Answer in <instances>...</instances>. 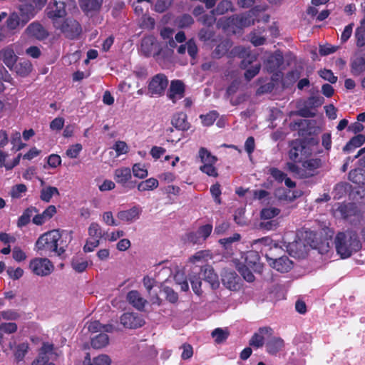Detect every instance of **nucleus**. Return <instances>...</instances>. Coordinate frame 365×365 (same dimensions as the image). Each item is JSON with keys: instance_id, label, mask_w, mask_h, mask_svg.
Returning a JSON list of instances; mask_svg holds the SVG:
<instances>
[{"instance_id": "f257e3e1", "label": "nucleus", "mask_w": 365, "mask_h": 365, "mask_svg": "<svg viewBox=\"0 0 365 365\" xmlns=\"http://www.w3.org/2000/svg\"><path fill=\"white\" fill-rule=\"evenodd\" d=\"M68 243L62 239V235L58 230H53L41 235L36 242L38 251L44 254L54 252L58 256L64 253Z\"/></svg>"}, {"instance_id": "f03ea898", "label": "nucleus", "mask_w": 365, "mask_h": 365, "mask_svg": "<svg viewBox=\"0 0 365 365\" xmlns=\"http://www.w3.org/2000/svg\"><path fill=\"white\" fill-rule=\"evenodd\" d=\"M334 243L336 252L342 259L349 258L362 247L357 232L352 230L339 232Z\"/></svg>"}, {"instance_id": "7ed1b4c3", "label": "nucleus", "mask_w": 365, "mask_h": 365, "mask_svg": "<svg viewBox=\"0 0 365 365\" xmlns=\"http://www.w3.org/2000/svg\"><path fill=\"white\" fill-rule=\"evenodd\" d=\"M322 166V161L319 158H310L302 161L299 166L293 163H287V169L295 176L299 178H307L314 176L317 170Z\"/></svg>"}, {"instance_id": "20e7f679", "label": "nucleus", "mask_w": 365, "mask_h": 365, "mask_svg": "<svg viewBox=\"0 0 365 365\" xmlns=\"http://www.w3.org/2000/svg\"><path fill=\"white\" fill-rule=\"evenodd\" d=\"M245 265L238 267V271L242 277L248 282H252L255 280V276L250 268H252L255 272L261 273L263 269V264L259 262V257L255 252H249L245 257Z\"/></svg>"}, {"instance_id": "39448f33", "label": "nucleus", "mask_w": 365, "mask_h": 365, "mask_svg": "<svg viewBox=\"0 0 365 365\" xmlns=\"http://www.w3.org/2000/svg\"><path fill=\"white\" fill-rule=\"evenodd\" d=\"M29 268L38 276H48L53 270V266L47 258H35L30 261Z\"/></svg>"}, {"instance_id": "423d86ee", "label": "nucleus", "mask_w": 365, "mask_h": 365, "mask_svg": "<svg viewBox=\"0 0 365 365\" xmlns=\"http://www.w3.org/2000/svg\"><path fill=\"white\" fill-rule=\"evenodd\" d=\"M54 25L57 29L65 34L66 37L73 39L81 34L82 29L79 23L72 19H67L62 24L59 25L58 22H54Z\"/></svg>"}, {"instance_id": "0eeeda50", "label": "nucleus", "mask_w": 365, "mask_h": 365, "mask_svg": "<svg viewBox=\"0 0 365 365\" xmlns=\"http://www.w3.org/2000/svg\"><path fill=\"white\" fill-rule=\"evenodd\" d=\"M168 81L163 74H157L150 81L148 85V91L151 96H160L167 88Z\"/></svg>"}, {"instance_id": "6e6552de", "label": "nucleus", "mask_w": 365, "mask_h": 365, "mask_svg": "<svg viewBox=\"0 0 365 365\" xmlns=\"http://www.w3.org/2000/svg\"><path fill=\"white\" fill-rule=\"evenodd\" d=\"M131 178V170L129 168L121 167L114 170V180L124 187L131 189L135 187V184L130 181Z\"/></svg>"}, {"instance_id": "1a4fd4ad", "label": "nucleus", "mask_w": 365, "mask_h": 365, "mask_svg": "<svg viewBox=\"0 0 365 365\" xmlns=\"http://www.w3.org/2000/svg\"><path fill=\"white\" fill-rule=\"evenodd\" d=\"M120 323L126 329H137L144 325V319L135 313H124L120 317Z\"/></svg>"}, {"instance_id": "9d476101", "label": "nucleus", "mask_w": 365, "mask_h": 365, "mask_svg": "<svg viewBox=\"0 0 365 365\" xmlns=\"http://www.w3.org/2000/svg\"><path fill=\"white\" fill-rule=\"evenodd\" d=\"M273 334V330L268 327H261L253 334L250 340L249 344L255 348H260L264 344L266 337H269Z\"/></svg>"}, {"instance_id": "9b49d317", "label": "nucleus", "mask_w": 365, "mask_h": 365, "mask_svg": "<svg viewBox=\"0 0 365 365\" xmlns=\"http://www.w3.org/2000/svg\"><path fill=\"white\" fill-rule=\"evenodd\" d=\"M212 231V225L207 224L200 226L195 233H190L188 239L194 244H200L206 240V239L210 235Z\"/></svg>"}, {"instance_id": "f8f14e48", "label": "nucleus", "mask_w": 365, "mask_h": 365, "mask_svg": "<svg viewBox=\"0 0 365 365\" xmlns=\"http://www.w3.org/2000/svg\"><path fill=\"white\" fill-rule=\"evenodd\" d=\"M270 266L280 272H287L293 267V262L286 256H282L277 259L268 258Z\"/></svg>"}, {"instance_id": "ddd939ff", "label": "nucleus", "mask_w": 365, "mask_h": 365, "mask_svg": "<svg viewBox=\"0 0 365 365\" xmlns=\"http://www.w3.org/2000/svg\"><path fill=\"white\" fill-rule=\"evenodd\" d=\"M34 16V14L25 16L21 11L20 14L13 13L6 21L7 27L11 30L16 29L19 27H23L29 20Z\"/></svg>"}, {"instance_id": "4468645a", "label": "nucleus", "mask_w": 365, "mask_h": 365, "mask_svg": "<svg viewBox=\"0 0 365 365\" xmlns=\"http://www.w3.org/2000/svg\"><path fill=\"white\" fill-rule=\"evenodd\" d=\"M66 14L65 4L62 1H55L47 8V16L53 21V23L58 22L57 20L64 17Z\"/></svg>"}, {"instance_id": "2eb2a0df", "label": "nucleus", "mask_w": 365, "mask_h": 365, "mask_svg": "<svg viewBox=\"0 0 365 365\" xmlns=\"http://www.w3.org/2000/svg\"><path fill=\"white\" fill-rule=\"evenodd\" d=\"M200 274L205 281L207 282L212 289L219 287L220 282L217 274L214 272L213 268L208 265L205 264L200 269Z\"/></svg>"}, {"instance_id": "dca6fc26", "label": "nucleus", "mask_w": 365, "mask_h": 365, "mask_svg": "<svg viewBox=\"0 0 365 365\" xmlns=\"http://www.w3.org/2000/svg\"><path fill=\"white\" fill-rule=\"evenodd\" d=\"M238 277L232 270L224 269L222 274V282L226 288L232 291L237 290L239 288Z\"/></svg>"}, {"instance_id": "f3484780", "label": "nucleus", "mask_w": 365, "mask_h": 365, "mask_svg": "<svg viewBox=\"0 0 365 365\" xmlns=\"http://www.w3.org/2000/svg\"><path fill=\"white\" fill-rule=\"evenodd\" d=\"M141 211L139 206H133L129 210L119 211L117 217L123 222L131 223L139 219Z\"/></svg>"}, {"instance_id": "a211bd4d", "label": "nucleus", "mask_w": 365, "mask_h": 365, "mask_svg": "<svg viewBox=\"0 0 365 365\" xmlns=\"http://www.w3.org/2000/svg\"><path fill=\"white\" fill-rule=\"evenodd\" d=\"M53 346L51 344L44 343L40 350L38 356L35 359L31 365H46L53 353Z\"/></svg>"}, {"instance_id": "6ab92c4d", "label": "nucleus", "mask_w": 365, "mask_h": 365, "mask_svg": "<svg viewBox=\"0 0 365 365\" xmlns=\"http://www.w3.org/2000/svg\"><path fill=\"white\" fill-rule=\"evenodd\" d=\"M185 93L184 83L179 80L171 81L168 91V98L175 103L178 100L183 98Z\"/></svg>"}, {"instance_id": "aec40b11", "label": "nucleus", "mask_w": 365, "mask_h": 365, "mask_svg": "<svg viewBox=\"0 0 365 365\" xmlns=\"http://www.w3.org/2000/svg\"><path fill=\"white\" fill-rule=\"evenodd\" d=\"M26 32L29 36L38 40H43L48 36V31L38 22H33L29 24L26 29Z\"/></svg>"}, {"instance_id": "412c9836", "label": "nucleus", "mask_w": 365, "mask_h": 365, "mask_svg": "<svg viewBox=\"0 0 365 365\" xmlns=\"http://www.w3.org/2000/svg\"><path fill=\"white\" fill-rule=\"evenodd\" d=\"M126 299L133 307L139 311L143 310L147 304V301L136 290L130 291L127 294Z\"/></svg>"}, {"instance_id": "4be33fe9", "label": "nucleus", "mask_w": 365, "mask_h": 365, "mask_svg": "<svg viewBox=\"0 0 365 365\" xmlns=\"http://www.w3.org/2000/svg\"><path fill=\"white\" fill-rule=\"evenodd\" d=\"M284 346V340L279 336H271L266 343L267 351L272 355L277 354Z\"/></svg>"}, {"instance_id": "5701e85b", "label": "nucleus", "mask_w": 365, "mask_h": 365, "mask_svg": "<svg viewBox=\"0 0 365 365\" xmlns=\"http://www.w3.org/2000/svg\"><path fill=\"white\" fill-rule=\"evenodd\" d=\"M306 148L301 142L295 141L291 144V148L289 151V157L292 161H302Z\"/></svg>"}, {"instance_id": "b1692460", "label": "nucleus", "mask_w": 365, "mask_h": 365, "mask_svg": "<svg viewBox=\"0 0 365 365\" xmlns=\"http://www.w3.org/2000/svg\"><path fill=\"white\" fill-rule=\"evenodd\" d=\"M140 51L145 56L154 55L157 52V44L153 37H145L141 41Z\"/></svg>"}, {"instance_id": "393cba45", "label": "nucleus", "mask_w": 365, "mask_h": 365, "mask_svg": "<svg viewBox=\"0 0 365 365\" xmlns=\"http://www.w3.org/2000/svg\"><path fill=\"white\" fill-rule=\"evenodd\" d=\"M56 212V207L49 205L41 214L36 215L33 217V222L36 225H41L46 221L50 220Z\"/></svg>"}, {"instance_id": "a878e982", "label": "nucleus", "mask_w": 365, "mask_h": 365, "mask_svg": "<svg viewBox=\"0 0 365 365\" xmlns=\"http://www.w3.org/2000/svg\"><path fill=\"white\" fill-rule=\"evenodd\" d=\"M365 71V55L356 56L351 62V72L359 76Z\"/></svg>"}, {"instance_id": "bb28decb", "label": "nucleus", "mask_w": 365, "mask_h": 365, "mask_svg": "<svg viewBox=\"0 0 365 365\" xmlns=\"http://www.w3.org/2000/svg\"><path fill=\"white\" fill-rule=\"evenodd\" d=\"M235 24L239 27H247L254 24L255 11L250 10L248 12L240 16H237L235 19Z\"/></svg>"}, {"instance_id": "cd10ccee", "label": "nucleus", "mask_w": 365, "mask_h": 365, "mask_svg": "<svg viewBox=\"0 0 365 365\" xmlns=\"http://www.w3.org/2000/svg\"><path fill=\"white\" fill-rule=\"evenodd\" d=\"M209 258H210V255L208 250H200L192 255L188 262L196 266H200L202 268Z\"/></svg>"}, {"instance_id": "c85d7f7f", "label": "nucleus", "mask_w": 365, "mask_h": 365, "mask_svg": "<svg viewBox=\"0 0 365 365\" xmlns=\"http://www.w3.org/2000/svg\"><path fill=\"white\" fill-rule=\"evenodd\" d=\"M0 56L6 66L11 69L17 60V56L14 50L7 47L0 51Z\"/></svg>"}, {"instance_id": "c756f323", "label": "nucleus", "mask_w": 365, "mask_h": 365, "mask_svg": "<svg viewBox=\"0 0 365 365\" xmlns=\"http://www.w3.org/2000/svg\"><path fill=\"white\" fill-rule=\"evenodd\" d=\"M110 363L111 359L106 354H101L91 360L90 354L87 353L83 360V365H110Z\"/></svg>"}, {"instance_id": "7c9ffc66", "label": "nucleus", "mask_w": 365, "mask_h": 365, "mask_svg": "<svg viewBox=\"0 0 365 365\" xmlns=\"http://www.w3.org/2000/svg\"><path fill=\"white\" fill-rule=\"evenodd\" d=\"M172 125L180 130H187L190 128V124L187 121V115L182 112L173 115Z\"/></svg>"}, {"instance_id": "2f4dec72", "label": "nucleus", "mask_w": 365, "mask_h": 365, "mask_svg": "<svg viewBox=\"0 0 365 365\" xmlns=\"http://www.w3.org/2000/svg\"><path fill=\"white\" fill-rule=\"evenodd\" d=\"M283 61L284 58L282 54L280 52H275L274 54L271 55L267 60V70L269 72L274 71L281 66Z\"/></svg>"}, {"instance_id": "473e14b6", "label": "nucleus", "mask_w": 365, "mask_h": 365, "mask_svg": "<svg viewBox=\"0 0 365 365\" xmlns=\"http://www.w3.org/2000/svg\"><path fill=\"white\" fill-rule=\"evenodd\" d=\"M336 212L339 213L341 217L346 219L355 214L356 206L351 203L339 204Z\"/></svg>"}, {"instance_id": "72a5a7b5", "label": "nucleus", "mask_w": 365, "mask_h": 365, "mask_svg": "<svg viewBox=\"0 0 365 365\" xmlns=\"http://www.w3.org/2000/svg\"><path fill=\"white\" fill-rule=\"evenodd\" d=\"M365 142V135L359 134L353 137L344 147V152H351L360 147Z\"/></svg>"}, {"instance_id": "f704fd0d", "label": "nucleus", "mask_w": 365, "mask_h": 365, "mask_svg": "<svg viewBox=\"0 0 365 365\" xmlns=\"http://www.w3.org/2000/svg\"><path fill=\"white\" fill-rule=\"evenodd\" d=\"M37 210L34 207H30L26 209L23 214L19 217L17 221V226L22 227L26 226L31 220V217L33 215L37 212Z\"/></svg>"}, {"instance_id": "c9c22d12", "label": "nucleus", "mask_w": 365, "mask_h": 365, "mask_svg": "<svg viewBox=\"0 0 365 365\" xmlns=\"http://www.w3.org/2000/svg\"><path fill=\"white\" fill-rule=\"evenodd\" d=\"M103 0H81V8L86 12L97 11L102 5Z\"/></svg>"}, {"instance_id": "e433bc0d", "label": "nucleus", "mask_w": 365, "mask_h": 365, "mask_svg": "<svg viewBox=\"0 0 365 365\" xmlns=\"http://www.w3.org/2000/svg\"><path fill=\"white\" fill-rule=\"evenodd\" d=\"M349 179L354 183L362 185L365 184V171L361 169H355L349 173Z\"/></svg>"}, {"instance_id": "4c0bfd02", "label": "nucleus", "mask_w": 365, "mask_h": 365, "mask_svg": "<svg viewBox=\"0 0 365 365\" xmlns=\"http://www.w3.org/2000/svg\"><path fill=\"white\" fill-rule=\"evenodd\" d=\"M14 70L18 75L24 77L31 73L32 65L29 61L24 60L17 63L14 67Z\"/></svg>"}, {"instance_id": "58836bf2", "label": "nucleus", "mask_w": 365, "mask_h": 365, "mask_svg": "<svg viewBox=\"0 0 365 365\" xmlns=\"http://www.w3.org/2000/svg\"><path fill=\"white\" fill-rule=\"evenodd\" d=\"M289 250L299 257H303L306 253V246L301 240H294L289 245Z\"/></svg>"}, {"instance_id": "ea45409f", "label": "nucleus", "mask_w": 365, "mask_h": 365, "mask_svg": "<svg viewBox=\"0 0 365 365\" xmlns=\"http://www.w3.org/2000/svg\"><path fill=\"white\" fill-rule=\"evenodd\" d=\"M233 53L235 54L239 55L242 58H244L245 56L247 57V59H245L242 61V66L244 68H245L247 66V64L251 63L256 58L255 56H250L249 54L248 51L244 47H235L233 49Z\"/></svg>"}, {"instance_id": "a19ab883", "label": "nucleus", "mask_w": 365, "mask_h": 365, "mask_svg": "<svg viewBox=\"0 0 365 365\" xmlns=\"http://www.w3.org/2000/svg\"><path fill=\"white\" fill-rule=\"evenodd\" d=\"M158 180L154 178H150L146 180L142 181L138 184V190L140 192L147 190H153L158 187Z\"/></svg>"}, {"instance_id": "79ce46f5", "label": "nucleus", "mask_w": 365, "mask_h": 365, "mask_svg": "<svg viewBox=\"0 0 365 365\" xmlns=\"http://www.w3.org/2000/svg\"><path fill=\"white\" fill-rule=\"evenodd\" d=\"M109 343L108 336L105 333H101L91 340V346L94 349H101Z\"/></svg>"}, {"instance_id": "37998d69", "label": "nucleus", "mask_w": 365, "mask_h": 365, "mask_svg": "<svg viewBox=\"0 0 365 365\" xmlns=\"http://www.w3.org/2000/svg\"><path fill=\"white\" fill-rule=\"evenodd\" d=\"M53 195H59L58 190L55 187L48 186L41 190L40 198L41 200L48 202Z\"/></svg>"}, {"instance_id": "c03bdc74", "label": "nucleus", "mask_w": 365, "mask_h": 365, "mask_svg": "<svg viewBox=\"0 0 365 365\" xmlns=\"http://www.w3.org/2000/svg\"><path fill=\"white\" fill-rule=\"evenodd\" d=\"M229 334L230 332L227 329L222 328H217L214 329L211 334L217 344H221L225 341L227 339Z\"/></svg>"}, {"instance_id": "a18cd8bd", "label": "nucleus", "mask_w": 365, "mask_h": 365, "mask_svg": "<svg viewBox=\"0 0 365 365\" xmlns=\"http://www.w3.org/2000/svg\"><path fill=\"white\" fill-rule=\"evenodd\" d=\"M199 157L200 158L203 165L215 164L217 160L215 156L211 155V153L204 148H201L200 149Z\"/></svg>"}, {"instance_id": "49530a36", "label": "nucleus", "mask_w": 365, "mask_h": 365, "mask_svg": "<svg viewBox=\"0 0 365 365\" xmlns=\"http://www.w3.org/2000/svg\"><path fill=\"white\" fill-rule=\"evenodd\" d=\"M88 233L90 237L98 239L100 240L102 237H104V234L103 233L102 228L100 225L97 222H92L88 229Z\"/></svg>"}, {"instance_id": "de8ad7c7", "label": "nucleus", "mask_w": 365, "mask_h": 365, "mask_svg": "<svg viewBox=\"0 0 365 365\" xmlns=\"http://www.w3.org/2000/svg\"><path fill=\"white\" fill-rule=\"evenodd\" d=\"M88 263L87 260L76 257H73L71 260V267L72 268L77 272H83L88 267Z\"/></svg>"}, {"instance_id": "09e8293b", "label": "nucleus", "mask_w": 365, "mask_h": 365, "mask_svg": "<svg viewBox=\"0 0 365 365\" xmlns=\"http://www.w3.org/2000/svg\"><path fill=\"white\" fill-rule=\"evenodd\" d=\"M280 213V210L277 207H265L260 212V217L262 220H268L277 217Z\"/></svg>"}, {"instance_id": "8fccbe9b", "label": "nucleus", "mask_w": 365, "mask_h": 365, "mask_svg": "<svg viewBox=\"0 0 365 365\" xmlns=\"http://www.w3.org/2000/svg\"><path fill=\"white\" fill-rule=\"evenodd\" d=\"M21 317V314L15 309H5L0 312V321H16Z\"/></svg>"}, {"instance_id": "3c124183", "label": "nucleus", "mask_w": 365, "mask_h": 365, "mask_svg": "<svg viewBox=\"0 0 365 365\" xmlns=\"http://www.w3.org/2000/svg\"><path fill=\"white\" fill-rule=\"evenodd\" d=\"M232 10V4L229 0H223L221 1L216 9L214 11V12L217 15H222L225 13L227 12L228 11Z\"/></svg>"}, {"instance_id": "603ef678", "label": "nucleus", "mask_w": 365, "mask_h": 365, "mask_svg": "<svg viewBox=\"0 0 365 365\" xmlns=\"http://www.w3.org/2000/svg\"><path fill=\"white\" fill-rule=\"evenodd\" d=\"M132 172L135 177L140 179L146 178L148 174V170L145 169V166L140 163H135L133 165L132 168Z\"/></svg>"}, {"instance_id": "864d4df0", "label": "nucleus", "mask_w": 365, "mask_h": 365, "mask_svg": "<svg viewBox=\"0 0 365 365\" xmlns=\"http://www.w3.org/2000/svg\"><path fill=\"white\" fill-rule=\"evenodd\" d=\"M356 44L358 47H365V28L357 27L355 31Z\"/></svg>"}, {"instance_id": "5fc2aeb1", "label": "nucleus", "mask_w": 365, "mask_h": 365, "mask_svg": "<svg viewBox=\"0 0 365 365\" xmlns=\"http://www.w3.org/2000/svg\"><path fill=\"white\" fill-rule=\"evenodd\" d=\"M190 281L192 285V290L194 292L200 296L202 294V290L201 289L202 282L200 277H197L195 275L190 276Z\"/></svg>"}, {"instance_id": "6e6d98bb", "label": "nucleus", "mask_w": 365, "mask_h": 365, "mask_svg": "<svg viewBox=\"0 0 365 365\" xmlns=\"http://www.w3.org/2000/svg\"><path fill=\"white\" fill-rule=\"evenodd\" d=\"M155 24V22L153 18L146 14H143L140 19V26L144 29L150 30L154 28Z\"/></svg>"}, {"instance_id": "4d7b16f0", "label": "nucleus", "mask_w": 365, "mask_h": 365, "mask_svg": "<svg viewBox=\"0 0 365 365\" xmlns=\"http://www.w3.org/2000/svg\"><path fill=\"white\" fill-rule=\"evenodd\" d=\"M82 145L80 143L72 145L66 150V155L69 158H76L82 150Z\"/></svg>"}, {"instance_id": "13d9d810", "label": "nucleus", "mask_w": 365, "mask_h": 365, "mask_svg": "<svg viewBox=\"0 0 365 365\" xmlns=\"http://www.w3.org/2000/svg\"><path fill=\"white\" fill-rule=\"evenodd\" d=\"M163 292L165 294L166 299L170 303H175L178 300V295L172 288L165 286L162 289Z\"/></svg>"}, {"instance_id": "bf43d9fd", "label": "nucleus", "mask_w": 365, "mask_h": 365, "mask_svg": "<svg viewBox=\"0 0 365 365\" xmlns=\"http://www.w3.org/2000/svg\"><path fill=\"white\" fill-rule=\"evenodd\" d=\"M230 48V43L228 41L221 42L214 51V54L217 57H220L225 55Z\"/></svg>"}, {"instance_id": "052dcab7", "label": "nucleus", "mask_w": 365, "mask_h": 365, "mask_svg": "<svg viewBox=\"0 0 365 365\" xmlns=\"http://www.w3.org/2000/svg\"><path fill=\"white\" fill-rule=\"evenodd\" d=\"M218 116L216 111H212L206 115H201L200 118L204 125L210 126L213 124Z\"/></svg>"}, {"instance_id": "680f3d73", "label": "nucleus", "mask_w": 365, "mask_h": 365, "mask_svg": "<svg viewBox=\"0 0 365 365\" xmlns=\"http://www.w3.org/2000/svg\"><path fill=\"white\" fill-rule=\"evenodd\" d=\"M175 280L177 284L180 285L182 291L186 292L189 289V285L187 280L185 278L184 273L182 272H178L175 274Z\"/></svg>"}, {"instance_id": "e2e57ef3", "label": "nucleus", "mask_w": 365, "mask_h": 365, "mask_svg": "<svg viewBox=\"0 0 365 365\" xmlns=\"http://www.w3.org/2000/svg\"><path fill=\"white\" fill-rule=\"evenodd\" d=\"M17 325L14 322L1 323L0 324V331L11 334L17 331Z\"/></svg>"}, {"instance_id": "0e129e2a", "label": "nucleus", "mask_w": 365, "mask_h": 365, "mask_svg": "<svg viewBox=\"0 0 365 365\" xmlns=\"http://www.w3.org/2000/svg\"><path fill=\"white\" fill-rule=\"evenodd\" d=\"M27 188L24 184H19L14 186L11 190V196L13 198H20L25 193Z\"/></svg>"}, {"instance_id": "69168bd1", "label": "nucleus", "mask_w": 365, "mask_h": 365, "mask_svg": "<svg viewBox=\"0 0 365 365\" xmlns=\"http://www.w3.org/2000/svg\"><path fill=\"white\" fill-rule=\"evenodd\" d=\"M29 346L26 344H21L17 346L14 356L17 361H21L28 351Z\"/></svg>"}, {"instance_id": "338daca9", "label": "nucleus", "mask_w": 365, "mask_h": 365, "mask_svg": "<svg viewBox=\"0 0 365 365\" xmlns=\"http://www.w3.org/2000/svg\"><path fill=\"white\" fill-rule=\"evenodd\" d=\"M103 222L108 226H118V223L115 220L113 212L111 211H107L102 215Z\"/></svg>"}, {"instance_id": "774afa93", "label": "nucleus", "mask_w": 365, "mask_h": 365, "mask_svg": "<svg viewBox=\"0 0 365 365\" xmlns=\"http://www.w3.org/2000/svg\"><path fill=\"white\" fill-rule=\"evenodd\" d=\"M319 74L322 78L330 82L331 83H334L337 81V77L334 75L333 72L331 70H321L319 71Z\"/></svg>"}]
</instances>
